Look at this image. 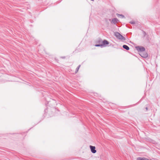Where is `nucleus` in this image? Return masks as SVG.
<instances>
[{"label":"nucleus","mask_w":160,"mask_h":160,"mask_svg":"<svg viewBox=\"0 0 160 160\" xmlns=\"http://www.w3.org/2000/svg\"><path fill=\"white\" fill-rule=\"evenodd\" d=\"M136 48L137 50L139 51L140 52H143L145 50V48L143 47H138Z\"/></svg>","instance_id":"7ed1b4c3"},{"label":"nucleus","mask_w":160,"mask_h":160,"mask_svg":"<svg viewBox=\"0 0 160 160\" xmlns=\"http://www.w3.org/2000/svg\"><path fill=\"white\" fill-rule=\"evenodd\" d=\"M96 47H98V46H102V44H96L95 45Z\"/></svg>","instance_id":"9d476101"},{"label":"nucleus","mask_w":160,"mask_h":160,"mask_svg":"<svg viewBox=\"0 0 160 160\" xmlns=\"http://www.w3.org/2000/svg\"><path fill=\"white\" fill-rule=\"evenodd\" d=\"M146 110H148V108L147 107H146Z\"/></svg>","instance_id":"9b49d317"},{"label":"nucleus","mask_w":160,"mask_h":160,"mask_svg":"<svg viewBox=\"0 0 160 160\" xmlns=\"http://www.w3.org/2000/svg\"><path fill=\"white\" fill-rule=\"evenodd\" d=\"M140 55L142 57L146 58L148 57V54L147 52H139Z\"/></svg>","instance_id":"f257e3e1"},{"label":"nucleus","mask_w":160,"mask_h":160,"mask_svg":"<svg viewBox=\"0 0 160 160\" xmlns=\"http://www.w3.org/2000/svg\"><path fill=\"white\" fill-rule=\"evenodd\" d=\"M123 47L124 48L126 49L127 50H129V47L126 45H123Z\"/></svg>","instance_id":"0eeeda50"},{"label":"nucleus","mask_w":160,"mask_h":160,"mask_svg":"<svg viewBox=\"0 0 160 160\" xmlns=\"http://www.w3.org/2000/svg\"><path fill=\"white\" fill-rule=\"evenodd\" d=\"M108 44V42L106 40H104L103 41L102 44L103 46L105 45Z\"/></svg>","instance_id":"39448f33"},{"label":"nucleus","mask_w":160,"mask_h":160,"mask_svg":"<svg viewBox=\"0 0 160 160\" xmlns=\"http://www.w3.org/2000/svg\"><path fill=\"white\" fill-rule=\"evenodd\" d=\"M118 21V20L117 18H114L112 19V22H113V23H115L117 22Z\"/></svg>","instance_id":"423d86ee"},{"label":"nucleus","mask_w":160,"mask_h":160,"mask_svg":"<svg viewBox=\"0 0 160 160\" xmlns=\"http://www.w3.org/2000/svg\"><path fill=\"white\" fill-rule=\"evenodd\" d=\"M80 67V65H79L78 67L76 69V71H75V73H76L77 72H78Z\"/></svg>","instance_id":"1a4fd4ad"},{"label":"nucleus","mask_w":160,"mask_h":160,"mask_svg":"<svg viewBox=\"0 0 160 160\" xmlns=\"http://www.w3.org/2000/svg\"><path fill=\"white\" fill-rule=\"evenodd\" d=\"M117 16L119 18H124V16L123 15H122V14H117Z\"/></svg>","instance_id":"6e6552de"},{"label":"nucleus","mask_w":160,"mask_h":160,"mask_svg":"<svg viewBox=\"0 0 160 160\" xmlns=\"http://www.w3.org/2000/svg\"><path fill=\"white\" fill-rule=\"evenodd\" d=\"M131 23H134V22H131Z\"/></svg>","instance_id":"f8f14e48"},{"label":"nucleus","mask_w":160,"mask_h":160,"mask_svg":"<svg viewBox=\"0 0 160 160\" xmlns=\"http://www.w3.org/2000/svg\"><path fill=\"white\" fill-rule=\"evenodd\" d=\"M115 35L118 38H119V39L121 40H125L124 38L118 32H116L115 33Z\"/></svg>","instance_id":"f03ea898"},{"label":"nucleus","mask_w":160,"mask_h":160,"mask_svg":"<svg viewBox=\"0 0 160 160\" xmlns=\"http://www.w3.org/2000/svg\"><path fill=\"white\" fill-rule=\"evenodd\" d=\"M90 147L92 152L93 153H95L96 152V151L95 150V146H90Z\"/></svg>","instance_id":"20e7f679"}]
</instances>
